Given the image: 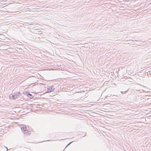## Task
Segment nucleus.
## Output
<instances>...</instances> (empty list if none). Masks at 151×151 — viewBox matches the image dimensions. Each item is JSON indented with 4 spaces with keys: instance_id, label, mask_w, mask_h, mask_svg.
<instances>
[{
    "instance_id": "nucleus-1",
    "label": "nucleus",
    "mask_w": 151,
    "mask_h": 151,
    "mask_svg": "<svg viewBox=\"0 0 151 151\" xmlns=\"http://www.w3.org/2000/svg\"><path fill=\"white\" fill-rule=\"evenodd\" d=\"M21 129L24 134H25L26 135H29L30 134V132H29L27 129L25 125H22L21 127Z\"/></svg>"
},
{
    "instance_id": "nucleus-2",
    "label": "nucleus",
    "mask_w": 151,
    "mask_h": 151,
    "mask_svg": "<svg viewBox=\"0 0 151 151\" xmlns=\"http://www.w3.org/2000/svg\"><path fill=\"white\" fill-rule=\"evenodd\" d=\"M20 93L18 92H16L14 93H13L12 94V99H15L17 98L20 95Z\"/></svg>"
},
{
    "instance_id": "nucleus-3",
    "label": "nucleus",
    "mask_w": 151,
    "mask_h": 151,
    "mask_svg": "<svg viewBox=\"0 0 151 151\" xmlns=\"http://www.w3.org/2000/svg\"><path fill=\"white\" fill-rule=\"evenodd\" d=\"M47 89V93H50L53 91H54V89H55V88L54 86H48Z\"/></svg>"
},
{
    "instance_id": "nucleus-4",
    "label": "nucleus",
    "mask_w": 151,
    "mask_h": 151,
    "mask_svg": "<svg viewBox=\"0 0 151 151\" xmlns=\"http://www.w3.org/2000/svg\"><path fill=\"white\" fill-rule=\"evenodd\" d=\"M25 94L29 98L31 99H32L33 97V96L31 94L29 93L28 92L26 91L25 92Z\"/></svg>"
},
{
    "instance_id": "nucleus-5",
    "label": "nucleus",
    "mask_w": 151,
    "mask_h": 151,
    "mask_svg": "<svg viewBox=\"0 0 151 151\" xmlns=\"http://www.w3.org/2000/svg\"><path fill=\"white\" fill-rule=\"evenodd\" d=\"M151 96V93H149L148 95H146L145 96Z\"/></svg>"
},
{
    "instance_id": "nucleus-6",
    "label": "nucleus",
    "mask_w": 151,
    "mask_h": 151,
    "mask_svg": "<svg viewBox=\"0 0 151 151\" xmlns=\"http://www.w3.org/2000/svg\"><path fill=\"white\" fill-rule=\"evenodd\" d=\"M73 142V141H71V142H70L69 143H68L67 145L66 146V147H65V148L67 147L72 142Z\"/></svg>"
},
{
    "instance_id": "nucleus-7",
    "label": "nucleus",
    "mask_w": 151,
    "mask_h": 151,
    "mask_svg": "<svg viewBox=\"0 0 151 151\" xmlns=\"http://www.w3.org/2000/svg\"><path fill=\"white\" fill-rule=\"evenodd\" d=\"M5 147L6 148V151H8V148H7V147Z\"/></svg>"
},
{
    "instance_id": "nucleus-8",
    "label": "nucleus",
    "mask_w": 151,
    "mask_h": 151,
    "mask_svg": "<svg viewBox=\"0 0 151 151\" xmlns=\"http://www.w3.org/2000/svg\"><path fill=\"white\" fill-rule=\"evenodd\" d=\"M143 90V92H148V91H144Z\"/></svg>"
},
{
    "instance_id": "nucleus-9",
    "label": "nucleus",
    "mask_w": 151,
    "mask_h": 151,
    "mask_svg": "<svg viewBox=\"0 0 151 151\" xmlns=\"http://www.w3.org/2000/svg\"><path fill=\"white\" fill-rule=\"evenodd\" d=\"M85 135L83 136H86V133H85Z\"/></svg>"
}]
</instances>
